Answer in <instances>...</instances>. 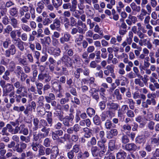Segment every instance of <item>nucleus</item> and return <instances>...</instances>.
I'll return each instance as SVG.
<instances>
[{
    "mask_svg": "<svg viewBox=\"0 0 159 159\" xmlns=\"http://www.w3.org/2000/svg\"><path fill=\"white\" fill-rule=\"evenodd\" d=\"M16 52V47L14 45L11 44L9 48L5 51V54L6 57H9L11 55H13Z\"/></svg>",
    "mask_w": 159,
    "mask_h": 159,
    "instance_id": "obj_9",
    "label": "nucleus"
},
{
    "mask_svg": "<svg viewBox=\"0 0 159 159\" xmlns=\"http://www.w3.org/2000/svg\"><path fill=\"white\" fill-rule=\"evenodd\" d=\"M133 33L131 31H129L128 32V35L126 37V41L128 42L129 45H130L133 41Z\"/></svg>",
    "mask_w": 159,
    "mask_h": 159,
    "instance_id": "obj_20",
    "label": "nucleus"
},
{
    "mask_svg": "<svg viewBox=\"0 0 159 159\" xmlns=\"http://www.w3.org/2000/svg\"><path fill=\"white\" fill-rule=\"evenodd\" d=\"M10 24L14 28H19V23L17 19L14 17H10Z\"/></svg>",
    "mask_w": 159,
    "mask_h": 159,
    "instance_id": "obj_15",
    "label": "nucleus"
},
{
    "mask_svg": "<svg viewBox=\"0 0 159 159\" xmlns=\"http://www.w3.org/2000/svg\"><path fill=\"white\" fill-rule=\"evenodd\" d=\"M83 38V35L80 34L79 35V37L77 38L75 40V42L77 45L79 46L81 44V41H82Z\"/></svg>",
    "mask_w": 159,
    "mask_h": 159,
    "instance_id": "obj_39",
    "label": "nucleus"
},
{
    "mask_svg": "<svg viewBox=\"0 0 159 159\" xmlns=\"http://www.w3.org/2000/svg\"><path fill=\"white\" fill-rule=\"evenodd\" d=\"M10 61V59H5V57H2L0 60V63L1 65H4L6 66L8 63Z\"/></svg>",
    "mask_w": 159,
    "mask_h": 159,
    "instance_id": "obj_46",
    "label": "nucleus"
},
{
    "mask_svg": "<svg viewBox=\"0 0 159 159\" xmlns=\"http://www.w3.org/2000/svg\"><path fill=\"white\" fill-rule=\"evenodd\" d=\"M51 141L48 138H46L44 140L43 145L46 147H48L50 146Z\"/></svg>",
    "mask_w": 159,
    "mask_h": 159,
    "instance_id": "obj_63",
    "label": "nucleus"
},
{
    "mask_svg": "<svg viewBox=\"0 0 159 159\" xmlns=\"http://www.w3.org/2000/svg\"><path fill=\"white\" fill-rule=\"evenodd\" d=\"M86 112L88 115L90 117H91L92 116L94 115L95 114V111L93 108L89 107L87 108Z\"/></svg>",
    "mask_w": 159,
    "mask_h": 159,
    "instance_id": "obj_36",
    "label": "nucleus"
},
{
    "mask_svg": "<svg viewBox=\"0 0 159 159\" xmlns=\"http://www.w3.org/2000/svg\"><path fill=\"white\" fill-rule=\"evenodd\" d=\"M38 79L40 81L45 82L49 81L51 79V77L47 73H44L41 72L38 76Z\"/></svg>",
    "mask_w": 159,
    "mask_h": 159,
    "instance_id": "obj_3",
    "label": "nucleus"
},
{
    "mask_svg": "<svg viewBox=\"0 0 159 159\" xmlns=\"http://www.w3.org/2000/svg\"><path fill=\"white\" fill-rule=\"evenodd\" d=\"M114 68L115 66L113 65H107L106 67V69H107L111 74L110 76L113 79H115L116 77V75L114 73Z\"/></svg>",
    "mask_w": 159,
    "mask_h": 159,
    "instance_id": "obj_17",
    "label": "nucleus"
},
{
    "mask_svg": "<svg viewBox=\"0 0 159 159\" xmlns=\"http://www.w3.org/2000/svg\"><path fill=\"white\" fill-rule=\"evenodd\" d=\"M114 96L118 100H120L122 99L121 95L120 93L119 90L118 89H116L114 91Z\"/></svg>",
    "mask_w": 159,
    "mask_h": 159,
    "instance_id": "obj_31",
    "label": "nucleus"
},
{
    "mask_svg": "<svg viewBox=\"0 0 159 159\" xmlns=\"http://www.w3.org/2000/svg\"><path fill=\"white\" fill-rule=\"evenodd\" d=\"M60 25V21L58 19H56L54 20L53 24L50 25V27L52 30L56 29L57 30L59 31Z\"/></svg>",
    "mask_w": 159,
    "mask_h": 159,
    "instance_id": "obj_10",
    "label": "nucleus"
},
{
    "mask_svg": "<svg viewBox=\"0 0 159 159\" xmlns=\"http://www.w3.org/2000/svg\"><path fill=\"white\" fill-rule=\"evenodd\" d=\"M32 70H33V78H35L38 74L37 66L36 65H33L32 66Z\"/></svg>",
    "mask_w": 159,
    "mask_h": 159,
    "instance_id": "obj_47",
    "label": "nucleus"
},
{
    "mask_svg": "<svg viewBox=\"0 0 159 159\" xmlns=\"http://www.w3.org/2000/svg\"><path fill=\"white\" fill-rule=\"evenodd\" d=\"M94 31L96 33H98L101 35L103 34V31L101 30L98 24H96L94 26Z\"/></svg>",
    "mask_w": 159,
    "mask_h": 159,
    "instance_id": "obj_33",
    "label": "nucleus"
},
{
    "mask_svg": "<svg viewBox=\"0 0 159 159\" xmlns=\"http://www.w3.org/2000/svg\"><path fill=\"white\" fill-rule=\"evenodd\" d=\"M100 149L96 146H93L91 148L92 155L93 157H96L98 155Z\"/></svg>",
    "mask_w": 159,
    "mask_h": 159,
    "instance_id": "obj_22",
    "label": "nucleus"
},
{
    "mask_svg": "<svg viewBox=\"0 0 159 159\" xmlns=\"http://www.w3.org/2000/svg\"><path fill=\"white\" fill-rule=\"evenodd\" d=\"M108 113V114L109 115H111V112L109 111H104L101 114V119L102 120V121H104L108 117V116L107 115ZM111 113L112 114V115L114 116L113 113Z\"/></svg>",
    "mask_w": 159,
    "mask_h": 159,
    "instance_id": "obj_35",
    "label": "nucleus"
},
{
    "mask_svg": "<svg viewBox=\"0 0 159 159\" xmlns=\"http://www.w3.org/2000/svg\"><path fill=\"white\" fill-rule=\"evenodd\" d=\"M98 90L91 87L89 90V93L90 94V95L97 102H98L99 99L98 94Z\"/></svg>",
    "mask_w": 159,
    "mask_h": 159,
    "instance_id": "obj_2",
    "label": "nucleus"
},
{
    "mask_svg": "<svg viewBox=\"0 0 159 159\" xmlns=\"http://www.w3.org/2000/svg\"><path fill=\"white\" fill-rule=\"evenodd\" d=\"M96 140L94 137H92L90 141L88 142L87 143V146L88 147H90L92 145H95L96 143Z\"/></svg>",
    "mask_w": 159,
    "mask_h": 159,
    "instance_id": "obj_43",
    "label": "nucleus"
},
{
    "mask_svg": "<svg viewBox=\"0 0 159 159\" xmlns=\"http://www.w3.org/2000/svg\"><path fill=\"white\" fill-rule=\"evenodd\" d=\"M21 26L22 29L26 32H30L31 30V28L28 25L22 24Z\"/></svg>",
    "mask_w": 159,
    "mask_h": 159,
    "instance_id": "obj_60",
    "label": "nucleus"
},
{
    "mask_svg": "<svg viewBox=\"0 0 159 159\" xmlns=\"http://www.w3.org/2000/svg\"><path fill=\"white\" fill-rule=\"evenodd\" d=\"M122 129L123 131H130L131 130V126L128 124H125L122 126Z\"/></svg>",
    "mask_w": 159,
    "mask_h": 159,
    "instance_id": "obj_55",
    "label": "nucleus"
},
{
    "mask_svg": "<svg viewBox=\"0 0 159 159\" xmlns=\"http://www.w3.org/2000/svg\"><path fill=\"white\" fill-rule=\"evenodd\" d=\"M77 24L79 26H81L83 28H84V30L85 31L87 30L88 29L86 24L84 23H83L81 20H78L77 22Z\"/></svg>",
    "mask_w": 159,
    "mask_h": 159,
    "instance_id": "obj_62",
    "label": "nucleus"
},
{
    "mask_svg": "<svg viewBox=\"0 0 159 159\" xmlns=\"http://www.w3.org/2000/svg\"><path fill=\"white\" fill-rule=\"evenodd\" d=\"M20 139L21 141H24L26 143L29 142L30 141V138L29 136L25 137L23 135H21L20 136Z\"/></svg>",
    "mask_w": 159,
    "mask_h": 159,
    "instance_id": "obj_58",
    "label": "nucleus"
},
{
    "mask_svg": "<svg viewBox=\"0 0 159 159\" xmlns=\"http://www.w3.org/2000/svg\"><path fill=\"white\" fill-rule=\"evenodd\" d=\"M29 8L28 7L24 6L20 7L19 10L20 14L22 16L24 15V12H26L29 11Z\"/></svg>",
    "mask_w": 159,
    "mask_h": 159,
    "instance_id": "obj_28",
    "label": "nucleus"
},
{
    "mask_svg": "<svg viewBox=\"0 0 159 159\" xmlns=\"http://www.w3.org/2000/svg\"><path fill=\"white\" fill-rule=\"evenodd\" d=\"M30 8V13L31 14V18L33 19H34L35 17V10L34 8L33 7V6L32 5H30L29 6Z\"/></svg>",
    "mask_w": 159,
    "mask_h": 159,
    "instance_id": "obj_51",
    "label": "nucleus"
},
{
    "mask_svg": "<svg viewBox=\"0 0 159 159\" xmlns=\"http://www.w3.org/2000/svg\"><path fill=\"white\" fill-rule=\"evenodd\" d=\"M61 51L59 48H56L53 49V55L55 57H57L60 55Z\"/></svg>",
    "mask_w": 159,
    "mask_h": 159,
    "instance_id": "obj_45",
    "label": "nucleus"
},
{
    "mask_svg": "<svg viewBox=\"0 0 159 159\" xmlns=\"http://www.w3.org/2000/svg\"><path fill=\"white\" fill-rule=\"evenodd\" d=\"M105 126L106 129H110L111 128H115L116 125L115 124L112 123L111 121L107 120L105 123Z\"/></svg>",
    "mask_w": 159,
    "mask_h": 159,
    "instance_id": "obj_21",
    "label": "nucleus"
},
{
    "mask_svg": "<svg viewBox=\"0 0 159 159\" xmlns=\"http://www.w3.org/2000/svg\"><path fill=\"white\" fill-rule=\"evenodd\" d=\"M10 73L9 71L7 70L4 73V75L2 76V78L5 80H9L10 78L9 77Z\"/></svg>",
    "mask_w": 159,
    "mask_h": 159,
    "instance_id": "obj_57",
    "label": "nucleus"
},
{
    "mask_svg": "<svg viewBox=\"0 0 159 159\" xmlns=\"http://www.w3.org/2000/svg\"><path fill=\"white\" fill-rule=\"evenodd\" d=\"M120 80V84L121 86H124L126 85L127 81V79L125 77L122 75H120L119 77Z\"/></svg>",
    "mask_w": 159,
    "mask_h": 159,
    "instance_id": "obj_34",
    "label": "nucleus"
},
{
    "mask_svg": "<svg viewBox=\"0 0 159 159\" xmlns=\"http://www.w3.org/2000/svg\"><path fill=\"white\" fill-rule=\"evenodd\" d=\"M122 142L123 143H126L129 142V139L128 137L124 135L122 136L121 138Z\"/></svg>",
    "mask_w": 159,
    "mask_h": 159,
    "instance_id": "obj_64",
    "label": "nucleus"
},
{
    "mask_svg": "<svg viewBox=\"0 0 159 159\" xmlns=\"http://www.w3.org/2000/svg\"><path fill=\"white\" fill-rule=\"evenodd\" d=\"M52 3L56 8H57L62 4L61 0H52Z\"/></svg>",
    "mask_w": 159,
    "mask_h": 159,
    "instance_id": "obj_32",
    "label": "nucleus"
},
{
    "mask_svg": "<svg viewBox=\"0 0 159 159\" xmlns=\"http://www.w3.org/2000/svg\"><path fill=\"white\" fill-rule=\"evenodd\" d=\"M107 137L108 139H111L113 136H116L118 134V131L116 129H111L107 132Z\"/></svg>",
    "mask_w": 159,
    "mask_h": 159,
    "instance_id": "obj_13",
    "label": "nucleus"
},
{
    "mask_svg": "<svg viewBox=\"0 0 159 159\" xmlns=\"http://www.w3.org/2000/svg\"><path fill=\"white\" fill-rule=\"evenodd\" d=\"M116 26L123 29H126L127 26L123 19H120L119 21L116 22Z\"/></svg>",
    "mask_w": 159,
    "mask_h": 159,
    "instance_id": "obj_16",
    "label": "nucleus"
},
{
    "mask_svg": "<svg viewBox=\"0 0 159 159\" xmlns=\"http://www.w3.org/2000/svg\"><path fill=\"white\" fill-rule=\"evenodd\" d=\"M43 4L41 2H39L37 3V7L36 8V11L38 13H41L42 11V10L44 8Z\"/></svg>",
    "mask_w": 159,
    "mask_h": 159,
    "instance_id": "obj_23",
    "label": "nucleus"
},
{
    "mask_svg": "<svg viewBox=\"0 0 159 159\" xmlns=\"http://www.w3.org/2000/svg\"><path fill=\"white\" fill-rule=\"evenodd\" d=\"M55 95L52 93H50L48 96L45 97V99L48 103H50L52 100L55 99Z\"/></svg>",
    "mask_w": 159,
    "mask_h": 159,
    "instance_id": "obj_24",
    "label": "nucleus"
},
{
    "mask_svg": "<svg viewBox=\"0 0 159 159\" xmlns=\"http://www.w3.org/2000/svg\"><path fill=\"white\" fill-rule=\"evenodd\" d=\"M74 116L72 114H70L69 116H66L63 119L62 116H59V120L61 121L63 120L64 125L66 126L69 127L70 126L69 122H71L74 119Z\"/></svg>",
    "mask_w": 159,
    "mask_h": 159,
    "instance_id": "obj_1",
    "label": "nucleus"
},
{
    "mask_svg": "<svg viewBox=\"0 0 159 159\" xmlns=\"http://www.w3.org/2000/svg\"><path fill=\"white\" fill-rule=\"evenodd\" d=\"M6 67L11 71H13L15 67V64L14 61H11L8 63Z\"/></svg>",
    "mask_w": 159,
    "mask_h": 159,
    "instance_id": "obj_27",
    "label": "nucleus"
},
{
    "mask_svg": "<svg viewBox=\"0 0 159 159\" xmlns=\"http://www.w3.org/2000/svg\"><path fill=\"white\" fill-rule=\"evenodd\" d=\"M71 35L67 32L64 34V36L60 39V43L62 44L64 43L65 42H67L70 40Z\"/></svg>",
    "mask_w": 159,
    "mask_h": 159,
    "instance_id": "obj_12",
    "label": "nucleus"
},
{
    "mask_svg": "<svg viewBox=\"0 0 159 159\" xmlns=\"http://www.w3.org/2000/svg\"><path fill=\"white\" fill-rule=\"evenodd\" d=\"M28 130L24 125L21 124L19 127L17 126L16 134L19 133L26 135L28 134Z\"/></svg>",
    "mask_w": 159,
    "mask_h": 159,
    "instance_id": "obj_5",
    "label": "nucleus"
},
{
    "mask_svg": "<svg viewBox=\"0 0 159 159\" xmlns=\"http://www.w3.org/2000/svg\"><path fill=\"white\" fill-rule=\"evenodd\" d=\"M130 6L133 11L139 12L140 10V7L137 6L134 2H132L130 4Z\"/></svg>",
    "mask_w": 159,
    "mask_h": 159,
    "instance_id": "obj_26",
    "label": "nucleus"
},
{
    "mask_svg": "<svg viewBox=\"0 0 159 159\" xmlns=\"http://www.w3.org/2000/svg\"><path fill=\"white\" fill-rule=\"evenodd\" d=\"M137 149V146L134 143H129L126 144L124 148V149L128 151H135Z\"/></svg>",
    "mask_w": 159,
    "mask_h": 159,
    "instance_id": "obj_11",
    "label": "nucleus"
},
{
    "mask_svg": "<svg viewBox=\"0 0 159 159\" xmlns=\"http://www.w3.org/2000/svg\"><path fill=\"white\" fill-rule=\"evenodd\" d=\"M48 125V124L45 120L44 119H41L39 121V128L42 127H46L45 126Z\"/></svg>",
    "mask_w": 159,
    "mask_h": 159,
    "instance_id": "obj_61",
    "label": "nucleus"
},
{
    "mask_svg": "<svg viewBox=\"0 0 159 159\" xmlns=\"http://www.w3.org/2000/svg\"><path fill=\"white\" fill-rule=\"evenodd\" d=\"M50 129L49 128H47L46 127H43L39 133V135L40 137V139L45 138L48 136Z\"/></svg>",
    "mask_w": 159,
    "mask_h": 159,
    "instance_id": "obj_8",
    "label": "nucleus"
},
{
    "mask_svg": "<svg viewBox=\"0 0 159 159\" xmlns=\"http://www.w3.org/2000/svg\"><path fill=\"white\" fill-rule=\"evenodd\" d=\"M128 18L134 24H135L137 21V17L135 16H133L131 14L129 15Z\"/></svg>",
    "mask_w": 159,
    "mask_h": 159,
    "instance_id": "obj_53",
    "label": "nucleus"
},
{
    "mask_svg": "<svg viewBox=\"0 0 159 159\" xmlns=\"http://www.w3.org/2000/svg\"><path fill=\"white\" fill-rule=\"evenodd\" d=\"M6 126L9 132L12 134H16L17 126L15 129H14L11 124H8Z\"/></svg>",
    "mask_w": 159,
    "mask_h": 159,
    "instance_id": "obj_25",
    "label": "nucleus"
},
{
    "mask_svg": "<svg viewBox=\"0 0 159 159\" xmlns=\"http://www.w3.org/2000/svg\"><path fill=\"white\" fill-rule=\"evenodd\" d=\"M151 143L152 144H155L157 145H159V136L158 135L157 137L151 138L150 139Z\"/></svg>",
    "mask_w": 159,
    "mask_h": 159,
    "instance_id": "obj_40",
    "label": "nucleus"
},
{
    "mask_svg": "<svg viewBox=\"0 0 159 159\" xmlns=\"http://www.w3.org/2000/svg\"><path fill=\"white\" fill-rule=\"evenodd\" d=\"M135 142L137 143L141 144L145 142V137L143 136H139L135 138Z\"/></svg>",
    "mask_w": 159,
    "mask_h": 159,
    "instance_id": "obj_29",
    "label": "nucleus"
},
{
    "mask_svg": "<svg viewBox=\"0 0 159 159\" xmlns=\"http://www.w3.org/2000/svg\"><path fill=\"white\" fill-rule=\"evenodd\" d=\"M52 20L51 19L48 17H46L43 19V24L44 25H48L49 24L52 22Z\"/></svg>",
    "mask_w": 159,
    "mask_h": 159,
    "instance_id": "obj_41",
    "label": "nucleus"
},
{
    "mask_svg": "<svg viewBox=\"0 0 159 159\" xmlns=\"http://www.w3.org/2000/svg\"><path fill=\"white\" fill-rule=\"evenodd\" d=\"M11 41L9 39H6V40L3 42V46L4 48H8L9 44H11Z\"/></svg>",
    "mask_w": 159,
    "mask_h": 159,
    "instance_id": "obj_50",
    "label": "nucleus"
},
{
    "mask_svg": "<svg viewBox=\"0 0 159 159\" xmlns=\"http://www.w3.org/2000/svg\"><path fill=\"white\" fill-rule=\"evenodd\" d=\"M73 62L76 63L77 66L80 67L83 65L82 60L80 58V56L78 54H75L72 57Z\"/></svg>",
    "mask_w": 159,
    "mask_h": 159,
    "instance_id": "obj_7",
    "label": "nucleus"
},
{
    "mask_svg": "<svg viewBox=\"0 0 159 159\" xmlns=\"http://www.w3.org/2000/svg\"><path fill=\"white\" fill-rule=\"evenodd\" d=\"M77 0H72L71 3L72 6L70 9V11H73L76 9V6L77 4Z\"/></svg>",
    "mask_w": 159,
    "mask_h": 159,
    "instance_id": "obj_48",
    "label": "nucleus"
},
{
    "mask_svg": "<svg viewBox=\"0 0 159 159\" xmlns=\"http://www.w3.org/2000/svg\"><path fill=\"white\" fill-rule=\"evenodd\" d=\"M107 108L109 110H116L119 107V105L117 104L112 102L107 103Z\"/></svg>",
    "mask_w": 159,
    "mask_h": 159,
    "instance_id": "obj_14",
    "label": "nucleus"
},
{
    "mask_svg": "<svg viewBox=\"0 0 159 159\" xmlns=\"http://www.w3.org/2000/svg\"><path fill=\"white\" fill-rule=\"evenodd\" d=\"M24 43L23 42L21 41L16 45L19 50L21 51H23L24 49Z\"/></svg>",
    "mask_w": 159,
    "mask_h": 159,
    "instance_id": "obj_56",
    "label": "nucleus"
},
{
    "mask_svg": "<svg viewBox=\"0 0 159 159\" xmlns=\"http://www.w3.org/2000/svg\"><path fill=\"white\" fill-rule=\"evenodd\" d=\"M100 94L101 96L102 99L105 101H106L107 98L105 97V92L106 89L103 88H101L100 89Z\"/></svg>",
    "mask_w": 159,
    "mask_h": 159,
    "instance_id": "obj_37",
    "label": "nucleus"
},
{
    "mask_svg": "<svg viewBox=\"0 0 159 159\" xmlns=\"http://www.w3.org/2000/svg\"><path fill=\"white\" fill-rule=\"evenodd\" d=\"M127 153L123 151L119 152L116 154L117 159H125L126 157Z\"/></svg>",
    "mask_w": 159,
    "mask_h": 159,
    "instance_id": "obj_19",
    "label": "nucleus"
},
{
    "mask_svg": "<svg viewBox=\"0 0 159 159\" xmlns=\"http://www.w3.org/2000/svg\"><path fill=\"white\" fill-rule=\"evenodd\" d=\"M61 60L63 63L67 66H71L72 65V58L69 57L66 55H64L61 58Z\"/></svg>",
    "mask_w": 159,
    "mask_h": 159,
    "instance_id": "obj_6",
    "label": "nucleus"
},
{
    "mask_svg": "<svg viewBox=\"0 0 159 159\" xmlns=\"http://www.w3.org/2000/svg\"><path fill=\"white\" fill-rule=\"evenodd\" d=\"M83 72V69L81 68H77L74 72V76L75 78L78 79L80 76V73Z\"/></svg>",
    "mask_w": 159,
    "mask_h": 159,
    "instance_id": "obj_38",
    "label": "nucleus"
},
{
    "mask_svg": "<svg viewBox=\"0 0 159 159\" xmlns=\"http://www.w3.org/2000/svg\"><path fill=\"white\" fill-rule=\"evenodd\" d=\"M52 156L55 158L58 155L59 153V151L58 147L57 146H54L51 149Z\"/></svg>",
    "mask_w": 159,
    "mask_h": 159,
    "instance_id": "obj_18",
    "label": "nucleus"
},
{
    "mask_svg": "<svg viewBox=\"0 0 159 159\" xmlns=\"http://www.w3.org/2000/svg\"><path fill=\"white\" fill-rule=\"evenodd\" d=\"M52 115V113L50 112V113L48 115V116L46 118L48 124L50 125V126H52V118L51 117Z\"/></svg>",
    "mask_w": 159,
    "mask_h": 159,
    "instance_id": "obj_59",
    "label": "nucleus"
},
{
    "mask_svg": "<svg viewBox=\"0 0 159 159\" xmlns=\"http://www.w3.org/2000/svg\"><path fill=\"white\" fill-rule=\"evenodd\" d=\"M10 14L12 16H15L18 13V11L15 8H12L10 9L9 11Z\"/></svg>",
    "mask_w": 159,
    "mask_h": 159,
    "instance_id": "obj_54",
    "label": "nucleus"
},
{
    "mask_svg": "<svg viewBox=\"0 0 159 159\" xmlns=\"http://www.w3.org/2000/svg\"><path fill=\"white\" fill-rule=\"evenodd\" d=\"M150 99H147L146 102L148 105H151L152 104L153 105H155L156 104V101L154 98H151Z\"/></svg>",
    "mask_w": 159,
    "mask_h": 159,
    "instance_id": "obj_49",
    "label": "nucleus"
},
{
    "mask_svg": "<svg viewBox=\"0 0 159 159\" xmlns=\"http://www.w3.org/2000/svg\"><path fill=\"white\" fill-rule=\"evenodd\" d=\"M109 149L111 151H113L115 148V141L114 140H110L108 145Z\"/></svg>",
    "mask_w": 159,
    "mask_h": 159,
    "instance_id": "obj_42",
    "label": "nucleus"
},
{
    "mask_svg": "<svg viewBox=\"0 0 159 159\" xmlns=\"http://www.w3.org/2000/svg\"><path fill=\"white\" fill-rule=\"evenodd\" d=\"M3 91V96H6L8 95L9 93L14 90V87L13 85L9 83H7L5 86Z\"/></svg>",
    "mask_w": 159,
    "mask_h": 159,
    "instance_id": "obj_4",
    "label": "nucleus"
},
{
    "mask_svg": "<svg viewBox=\"0 0 159 159\" xmlns=\"http://www.w3.org/2000/svg\"><path fill=\"white\" fill-rule=\"evenodd\" d=\"M147 14V12L145 10L142 9L141 10V13L138 16L140 21H142L144 18V16Z\"/></svg>",
    "mask_w": 159,
    "mask_h": 159,
    "instance_id": "obj_30",
    "label": "nucleus"
},
{
    "mask_svg": "<svg viewBox=\"0 0 159 159\" xmlns=\"http://www.w3.org/2000/svg\"><path fill=\"white\" fill-rule=\"evenodd\" d=\"M128 103L129 105V107L130 109L133 110L134 108V104L135 102L132 99H128Z\"/></svg>",
    "mask_w": 159,
    "mask_h": 159,
    "instance_id": "obj_52",
    "label": "nucleus"
},
{
    "mask_svg": "<svg viewBox=\"0 0 159 159\" xmlns=\"http://www.w3.org/2000/svg\"><path fill=\"white\" fill-rule=\"evenodd\" d=\"M94 123L97 125H99L101 123V121L99 116L96 115L93 118Z\"/></svg>",
    "mask_w": 159,
    "mask_h": 159,
    "instance_id": "obj_44",
    "label": "nucleus"
}]
</instances>
